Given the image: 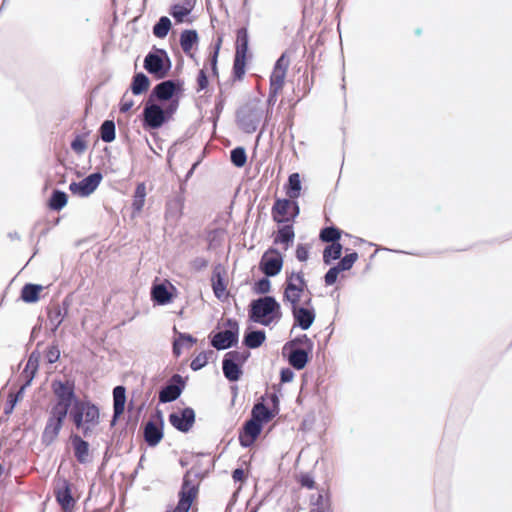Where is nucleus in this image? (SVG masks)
<instances>
[{
    "instance_id": "4468645a",
    "label": "nucleus",
    "mask_w": 512,
    "mask_h": 512,
    "mask_svg": "<svg viewBox=\"0 0 512 512\" xmlns=\"http://www.w3.org/2000/svg\"><path fill=\"white\" fill-rule=\"evenodd\" d=\"M168 421L177 431L187 434L195 424V410L190 406H186L177 411H173L168 415Z\"/></svg>"
},
{
    "instance_id": "49530a36",
    "label": "nucleus",
    "mask_w": 512,
    "mask_h": 512,
    "mask_svg": "<svg viewBox=\"0 0 512 512\" xmlns=\"http://www.w3.org/2000/svg\"><path fill=\"white\" fill-rule=\"evenodd\" d=\"M172 28L173 24L170 18L168 16H161L154 23L152 27V33L156 38L164 39L167 37Z\"/></svg>"
},
{
    "instance_id": "f3484780",
    "label": "nucleus",
    "mask_w": 512,
    "mask_h": 512,
    "mask_svg": "<svg viewBox=\"0 0 512 512\" xmlns=\"http://www.w3.org/2000/svg\"><path fill=\"white\" fill-rule=\"evenodd\" d=\"M264 425L257 423L250 418L246 419L238 431L239 444L243 448H250L260 436Z\"/></svg>"
},
{
    "instance_id": "39448f33",
    "label": "nucleus",
    "mask_w": 512,
    "mask_h": 512,
    "mask_svg": "<svg viewBox=\"0 0 512 512\" xmlns=\"http://www.w3.org/2000/svg\"><path fill=\"white\" fill-rule=\"evenodd\" d=\"M225 330L208 334V342L217 351H224L237 347L240 336V324L236 318L229 317L224 321Z\"/></svg>"
},
{
    "instance_id": "1a4fd4ad",
    "label": "nucleus",
    "mask_w": 512,
    "mask_h": 512,
    "mask_svg": "<svg viewBox=\"0 0 512 512\" xmlns=\"http://www.w3.org/2000/svg\"><path fill=\"white\" fill-rule=\"evenodd\" d=\"M51 389L57 399V402L51 408H56L57 412H64L67 417L71 405L79 398L75 392L74 381L55 378L51 382Z\"/></svg>"
},
{
    "instance_id": "603ef678",
    "label": "nucleus",
    "mask_w": 512,
    "mask_h": 512,
    "mask_svg": "<svg viewBox=\"0 0 512 512\" xmlns=\"http://www.w3.org/2000/svg\"><path fill=\"white\" fill-rule=\"evenodd\" d=\"M212 356H215V358L217 357V355L215 354V352L213 350H204V351L200 352L198 355H196L191 360V363H190L191 370L196 372V371L203 369L204 367H206L208 365L209 360Z\"/></svg>"
},
{
    "instance_id": "680f3d73",
    "label": "nucleus",
    "mask_w": 512,
    "mask_h": 512,
    "mask_svg": "<svg viewBox=\"0 0 512 512\" xmlns=\"http://www.w3.org/2000/svg\"><path fill=\"white\" fill-rule=\"evenodd\" d=\"M209 84L210 80L206 68L200 69L196 76V91L201 92L207 90Z\"/></svg>"
},
{
    "instance_id": "3c124183",
    "label": "nucleus",
    "mask_w": 512,
    "mask_h": 512,
    "mask_svg": "<svg viewBox=\"0 0 512 512\" xmlns=\"http://www.w3.org/2000/svg\"><path fill=\"white\" fill-rule=\"evenodd\" d=\"M146 185L144 182H140L136 185L133 200H132V209L133 213H139L142 211L143 206L145 204L146 198Z\"/></svg>"
},
{
    "instance_id": "0e129e2a",
    "label": "nucleus",
    "mask_w": 512,
    "mask_h": 512,
    "mask_svg": "<svg viewBox=\"0 0 512 512\" xmlns=\"http://www.w3.org/2000/svg\"><path fill=\"white\" fill-rule=\"evenodd\" d=\"M286 75L272 73L269 78V89L280 92L285 85Z\"/></svg>"
},
{
    "instance_id": "2f4dec72",
    "label": "nucleus",
    "mask_w": 512,
    "mask_h": 512,
    "mask_svg": "<svg viewBox=\"0 0 512 512\" xmlns=\"http://www.w3.org/2000/svg\"><path fill=\"white\" fill-rule=\"evenodd\" d=\"M196 0H183L182 3H173L169 7V14L174 18L176 23H183L194 10Z\"/></svg>"
},
{
    "instance_id": "7ed1b4c3",
    "label": "nucleus",
    "mask_w": 512,
    "mask_h": 512,
    "mask_svg": "<svg viewBox=\"0 0 512 512\" xmlns=\"http://www.w3.org/2000/svg\"><path fill=\"white\" fill-rule=\"evenodd\" d=\"M263 114L264 110L261 107V100L254 98L236 110V124L245 134H253L257 131Z\"/></svg>"
},
{
    "instance_id": "8fccbe9b",
    "label": "nucleus",
    "mask_w": 512,
    "mask_h": 512,
    "mask_svg": "<svg viewBox=\"0 0 512 512\" xmlns=\"http://www.w3.org/2000/svg\"><path fill=\"white\" fill-rule=\"evenodd\" d=\"M226 233L225 228L217 227L215 229L206 230L207 250H214L222 245L223 236Z\"/></svg>"
},
{
    "instance_id": "a18cd8bd",
    "label": "nucleus",
    "mask_w": 512,
    "mask_h": 512,
    "mask_svg": "<svg viewBox=\"0 0 512 512\" xmlns=\"http://www.w3.org/2000/svg\"><path fill=\"white\" fill-rule=\"evenodd\" d=\"M47 316L50 324V335H55L67 316L56 306L47 308Z\"/></svg>"
},
{
    "instance_id": "6e6552de",
    "label": "nucleus",
    "mask_w": 512,
    "mask_h": 512,
    "mask_svg": "<svg viewBox=\"0 0 512 512\" xmlns=\"http://www.w3.org/2000/svg\"><path fill=\"white\" fill-rule=\"evenodd\" d=\"M250 356L251 353L248 350H230L224 354L222 372L228 382L236 383L242 378L244 365Z\"/></svg>"
},
{
    "instance_id": "37998d69",
    "label": "nucleus",
    "mask_w": 512,
    "mask_h": 512,
    "mask_svg": "<svg viewBox=\"0 0 512 512\" xmlns=\"http://www.w3.org/2000/svg\"><path fill=\"white\" fill-rule=\"evenodd\" d=\"M344 251L342 243L329 244L324 247L322 260L325 265H332L336 260H340Z\"/></svg>"
},
{
    "instance_id": "4be33fe9",
    "label": "nucleus",
    "mask_w": 512,
    "mask_h": 512,
    "mask_svg": "<svg viewBox=\"0 0 512 512\" xmlns=\"http://www.w3.org/2000/svg\"><path fill=\"white\" fill-rule=\"evenodd\" d=\"M113 414L110 426L114 427L124 413L127 403V389L124 385H117L113 388Z\"/></svg>"
},
{
    "instance_id": "864d4df0",
    "label": "nucleus",
    "mask_w": 512,
    "mask_h": 512,
    "mask_svg": "<svg viewBox=\"0 0 512 512\" xmlns=\"http://www.w3.org/2000/svg\"><path fill=\"white\" fill-rule=\"evenodd\" d=\"M225 102H226V98L223 94V91L220 90L219 94L215 98L214 107L211 110V116L209 117V121L212 122L214 130L216 129L217 123H218L220 116L223 112Z\"/></svg>"
},
{
    "instance_id": "e433bc0d",
    "label": "nucleus",
    "mask_w": 512,
    "mask_h": 512,
    "mask_svg": "<svg viewBox=\"0 0 512 512\" xmlns=\"http://www.w3.org/2000/svg\"><path fill=\"white\" fill-rule=\"evenodd\" d=\"M304 295L301 293V288L296 285L294 281H285L283 285L282 301L284 304L293 306L300 303Z\"/></svg>"
},
{
    "instance_id": "c9c22d12",
    "label": "nucleus",
    "mask_w": 512,
    "mask_h": 512,
    "mask_svg": "<svg viewBox=\"0 0 512 512\" xmlns=\"http://www.w3.org/2000/svg\"><path fill=\"white\" fill-rule=\"evenodd\" d=\"M199 34L196 29H183L180 33L179 42L186 55L192 50H197L199 45Z\"/></svg>"
},
{
    "instance_id": "473e14b6",
    "label": "nucleus",
    "mask_w": 512,
    "mask_h": 512,
    "mask_svg": "<svg viewBox=\"0 0 512 512\" xmlns=\"http://www.w3.org/2000/svg\"><path fill=\"white\" fill-rule=\"evenodd\" d=\"M184 206L185 198L181 196H174L172 199L167 200L164 213L166 220L178 222L183 216Z\"/></svg>"
},
{
    "instance_id": "0eeeda50",
    "label": "nucleus",
    "mask_w": 512,
    "mask_h": 512,
    "mask_svg": "<svg viewBox=\"0 0 512 512\" xmlns=\"http://www.w3.org/2000/svg\"><path fill=\"white\" fill-rule=\"evenodd\" d=\"M185 82L182 78L163 79L151 90L149 99L160 102L173 103L176 101L180 106L181 98L185 92Z\"/></svg>"
},
{
    "instance_id": "72a5a7b5",
    "label": "nucleus",
    "mask_w": 512,
    "mask_h": 512,
    "mask_svg": "<svg viewBox=\"0 0 512 512\" xmlns=\"http://www.w3.org/2000/svg\"><path fill=\"white\" fill-rule=\"evenodd\" d=\"M43 290V285L27 282L21 287L19 300L26 304H35L41 299Z\"/></svg>"
},
{
    "instance_id": "bb28decb",
    "label": "nucleus",
    "mask_w": 512,
    "mask_h": 512,
    "mask_svg": "<svg viewBox=\"0 0 512 512\" xmlns=\"http://www.w3.org/2000/svg\"><path fill=\"white\" fill-rule=\"evenodd\" d=\"M143 435L147 446L155 448L164 438V426L156 424V422L151 419L145 424Z\"/></svg>"
},
{
    "instance_id": "20e7f679",
    "label": "nucleus",
    "mask_w": 512,
    "mask_h": 512,
    "mask_svg": "<svg viewBox=\"0 0 512 512\" xmlns=\"http://www.w3.org/2000/svg\"><path fill=\"white\" fill-rule=\"evenodd\" d=\"M143 68L155 80H163L172 70V60L164 48L153 45L145 55Z\"/></svg>"
},
{
    "instance_id": "2eb2a0df",
    "label": "nucleus",
    "mask_w": 512,
    "mask_h": 512,
    "mask_svg": "<svg viewBox=\"0 0 512 512\" xmlns=\"http://www.w3.org/2000/svg\"><path fill=\"white\" fill-rule=\"evenodd\" d=\"M96 251L92 248L81 253L78 261V271L87 285L94 286L96 284Z\"/></svg>"
},
{
    "instance_id": "9b49d317",
    "label": "nucleus",
    "mask_w": 512,
    "mask_h": 512,
    "mask_svg": "<svg viewBox=\"0 0 512 512\" xmlns=\"http://www.w3.org/2000/svg\"><path fill=\"white\" fill-rule=\"evenodd\" d=\"M177 288L168 280L159 281L158 278L152 283L150 298L154 306H165L171 304L177 297Z\"/></svg>"
},
{
    "instance_id": "4d7b16f0",
    "label": "nucleus",
    "mask_w": 512,
    "mask_h": 512,
    "mask_svg": "<svg viewBox=\"0 0 512 512\" xmlns=\"http://www.w3.org/2000/svg\"><path fill=\"white\" fill-rule=\"evenodd\" d=\"M61 352L59 344L56 340L51 342L44 351V360L47 364L52 365L60 360Z\"/></svg>"
},
{
    "instance_id": "f704fd0d",
    "label": "nucleus",
    "mask_w": 512,
    "mask_h": 512,
    "mask_svg": "<svg viewBox=\"0 0 512 512\" xmlns=\"http://www.w3.org/2000/svg\"><path fill=\"white\" fill-rule=\"evenodd\" d=\"M150 86L151 80L147 74L142 71H135L128 91H130L134 96H140L145 94L149 90Z\"/></svg>"
},
{
    "instance_id": "f257e3e1",
    "label": "nucleus",
    "mask_w": 512,
    "mask_h": 512,
    "mask_svg": "<svg viewBox=\"0 0 512 512\" xmlns=\"http://www.w3.org/2000/svg\"><path fill=\"white\" fill-rule=\"evenodd\" d=\"M270 278L264 274L253 283L252 292L264 296L252 299L248 308L249 320L263 326L277 324L282 318L281 304L275 296L268 295L272 290Z\"/></svg>"
},
{
    "instance_id": "412c9836",
    "label": "nucleus",
    "mask_w": 512,
    "mask_h": 512,
    "mask_svg": "<svg viewBox=\"0 0 512 512\" xmlns=\"http://www.w3.org/2000/svg\"><path fill=\"white\" fill-rule=\"evenodd\" d=\"M69 190L73 196L80 198L89 197L96 191V170L80 181H72L69 185Z\"/></svg>"
},
{
    "instance_id": "393cba45",
    "label": "nucleus",
    "mask_w": 512,
    "mask_h": 512,
    "mask_svg": "<svg viewBox=\"0 0 512 512\" xmlns=\"http://www.w3.org/2000/svg\"><path fill=\"white\" fill-rule=\"evenodd\" d=\"M172 355L177 359L182 355L183 349H190L197 343V338L188 332H180L176 326L173 328Z\"/></svg>"
},
{
    "instance_id": "5701e85b",
    "label": "nucleus",
    "mask_w": 512,
    "mask_h": 512,
    "mask_svg": "<svg viewBox=\"0 0 512 512\" xmlns=\"http://www.w3.org/2000/svg\"><path fill=\"white\" fill-rule=\"evenodd\" d=\"M145 405L146 401L142 402L138 407L134 408L133 402H130L128 414L125 417V426L120 432V437L130 436L132 438L134 436Z\"/></svg>"
},
{
    "instance_id": "6e6d98bb",
    "label": "nucleus",
    "mask_w": 512,
    "mask_h": 512,
    "mask_svg": "<svg viewBox=\"0 0 512 512\" xmlns=\"http://www.w3.org/2000/svg\"><path fill=\"white\" fill-rule=\"evenodd\" d=\"M96 425V404L89 402V411L87 412V420L83 421V425L77 427L82 430L83 435L88 436L89 432L92 431V426Z\"/></svg>"
},
{
    "instance_id": "ddd939ff",
    "label": "nucleus",
    "mask_w": 512,
    "mask_h": 512,
    "mask_svg": "<svg viewBox=\"0 0 512 512\" xmlns=\"http://www.w3.org/2000/svg\"><path fill=\"white\" fill-rule=\"evenodd\" d=\"M188 376L173 374L167 385L159 391V403L166 404L178 400L186 389Z\"/></svg>"
},
{
    "instance_id": "c756f323",
    "label": "nucleus",
    "mask_w": 512,
    "mask_h": 512,
    "mask_svg": "<svg viewBox=\"0 0 512 512\" xmlns=\"http://www.w3.org/2000/svg\"><path fill=\"white\" fill-rule=\"evenodd\" d=\"M248 23H249V21L247 20V22L244 26L239 27L236 30L235 54L234 55L253 57V54L249 47L250 37H249V32H248Z\"/></svg>"
},
{
    "instance_id": "aec40b11",
    "label": "nucleus",
    "mask_w": 512,
    "mask_h": 512,
    "mask_svg": "<svg viewBox=\"0 0 512 512\" xmlns=\"http://www.w3.org/2000/svg\"><path fill=\"white\" fill-rule=\"evenodd\" d=\"M313 350L314 349L294 347L286 351V355L282 356L289 362L293 369L301 371L312 361Z\"/></svg>"
},
{
    "instance_id": "9d476101",
    "label": "nucleus",
    "mask_w": 512,
    "mask_h": 512,
    "mask_svg": "<svg viewBox=\"0 0 512 512\" xmlns=\"http://www.w3.org/2000/svg\"><path fill=\"white\" fill-rule=\"evenodd\" d=\"M285 254L277 247L270 246L262 254L258 268L267 277L278 276L284 265Z\"/></svg>"
},
{
    "instance_id": "a211bd4d",
    "label": "nucleus",
    "mask_w": 512,
    "mask_h": 512,
    "mask_svg": "<svg viewBox=\"0 0 512 512\" xmlns=\"http://www.w3.org/2000/svg\"><path fill=\"white\" fill-rule=\"evenodd\" d=\"M56 501L65 512H71L76 505V500L72 495L71 483L65 477L59 478L55 487Z\"/></svg>"
},
{
    "instance_id": "c85d7f7f",
    "label": "nucleus",
    "mask_w": 512,
    "mask_h": 512,
    "mask_svg": "<svg viewBox=\"0 0 512 512\" xmlns=\"http://www.w3.org/2000/svg\"><path fill=\"white\" fill-rule=\"evenodd\" d=\"M267 397L268 394L265 393L261 396V401L254 403L249 417L251 420H254L257 423H261L264 426L273 419V414L270 412V407H267L264 404Z\"/></svg>"
},
{
    "instance_id": "338daca9",
    "label": "nucleus",
    "mask_w": 512,
    "mask_h": 512,
    "mask_svg": "<svg viewBox=\"0 0 512 512\" xmlns=\"http://www.w3.org/2000/svg\"><path fill=\"white\" fill-rule=\"evenodd\" d=\"M71 149L77 153L82 154L87 149V141L85 136L77 134L75 138L71 141Z\"/></svg>"
},
{
    "instance_id": "052dcab7",
    "label": "nucleus",
    "mask_w": 512,
    "mask_h": 512,
    "mask_svg": "<svg viewBox=\"0 0 512 512\" xmlns=\"http://www.w3.org/2000/svg\"><path fill=\"white\" fill-rule=\"evenodd\" d=\"M345 255L341 257L340 261L343 263V265L347 268V270H351L354 266V264L357 262L359 258V254L357 251L351 249V248H345Z\"/></svg>"
},
{
    "instance_id": "ea45409f",
    "label": "nucleus",
    "mask_w": 512,
    "mask_h": 512,
    "mask_svg": "<svg viewBox=\"0 0 512 512\" xmlns=\"http://www.w3.org/2000/svg\"><path fill=\"white\" fill-rule=\"evenodd\" d=\"M345 235L347 237H353L351 234L344 232L336 225L325 226L320 230L319 238L322 242L335 244L341 243V237Z\"/></svg>"
},
{
    "instance_id": "5fc2aeb1",
    "label": "nucleus",
    "mask_w": 512,
    "mask_h": 512,
    "mask_svg": "<svg viewBox=\"0 0 512 512\" xmlns=\"http://www.w3.org/2000/svg\"><path fill=\"white\" fill-rule=\"evenodd\" d=\"M247 151L244 146H236L230 150V161L236 168H243L247 164Z\"/></svg>"
},
{
    "instance_id": "b1692460",
    "label": "nucleus",
    "mask_w": 512,
    "mask_h": 512,
    "mask_svg": "<svg viewBox=\"0 0 512 512\" xmlns=\"http://www.w3.org/2000/svg\"><path fill=\"white\" fill-rule=\"evenodd\" d=\"M295 229L291 222L277 224V234L273 238V245H282L284 251H287L294 244Z\"/></svg>"
},
{
    "instance_id": "bf43d9fd",
    "label": "nucleus",
    "mask_w": 512,
    "mask_h": 512,
    "mask_svg": "<svg viewBox=\"0 0 512 512\" xmlns=\"http://www.w3.org/2000/svg\"><path fill=\"white\" fill-rule=\"evenodd\" d=\"M290 60L287 51L281 53L274 63L272 73L287 75Z\"/></svg>"
},
{
    "instance_id": "423d86ee",
    "label": "nucleus",
    "mask_w": 512,
    "mask_h": 512,
    "mask_svg": "<svg viewBox=\"0 0 512 512\" xmlns=\"http://www.w3.org/2000/svg\"><path fill=\"white\" fill-rule=\"evenodd\" d=\"M193 468L187 469L183 475L181 487L178 491V502L175 508L171 505L165 512H189L199 496V483H194L191 476Z\"/></svg>"
},
{
    "instance_id": "e2e57ef3",
    "label": "nucleus",
    "mask_w": 512,
    "mask_h": 512,
    "mask_svg": "<svg viewBox=\"0 0 512 512\" xmlns=\"http://www.w3.org/2000/svg\"><path fill=\"white\" fill-rule=\"evenodd\" d=\"M299 484L309 490L318 489L312 472H301L298 477Z\"/></svg>"
},
{
    "instance_id": "cd10ccee",
    "label": "nucleus",
    "mask_w": 512,
    "mask_h": 512,
    "mask_svg": "<svg viewBox=\"0 0 512 512\" xmlns=\"http://www.w3.org/2000/svg\"><path fill=\"white\" fill-rule=\"evenodd\" d=\"M291 207V198L274 197V204L271 208V217L276 224L288 222V216L284 217Z\"/></svg>"
},
{
    "instance_id": "7c9ffc66",
    "label": "nucleus",
    "mask_w": 512,
    "mask_h": 512,
    "mask_svg": "<svg viewBox=\"0 0 512 512\" xmlns=\"http://www.w3.org/2000/svg\"><path fill=\"white\" fill-rule=\"evenodd\" d=\"M71 445L74 450V455L80 464L89 462L90 444L78 434L73 433L70 436Z\"/></svg>"
},
{
    "instance_id": "f8f14e48",
    "label": "nucleus",
    "mask_w": 512,
    "mask_h": 512,
    "mask_svg": "<svg viewBox=\"0 0 512 512\" xmlns=\"http://www.w3.org/2000/svg\"><path fill=\"white\" fill-rule=\"evenodd\" d=\"M66 418L64 412H57L56 408H50L49 416L41 435V443L45 447L50 446L57 439L65 424Z\"/></svg>"
},
{
    "instance_id": "f03ea898",
    "label": "nucleus",
    "mask_w": 512,
    "mask_h": 512,
    "mask_svg": "<svg viewBox=\"0 0 512 512\" xmlns=\"http://www.w3.org/2000/svg\"><path fill=\"white\" fill-rule=\"evenodd\" d=\"M177 111L178 103L176 101L163 108L156 101L149 99L140 115L142 127L145 131H157L173 120Z\"/></svg>"
},
{
    "instance_id": "de8ad7c7",
    "label": "nucleus",
    "mask_w": 512,
    "mask_h": 512,
    "mask_svg": "<svg viewBox=\"0 0 512 512\" xmlns=\"http://www.w3.org/2000/svg\"><path fill=\"white\" fill-rule=\"evenodd\" d=\"M98 139L105 143H111L116 138V124L113 119H106L99 128Z\"/></svg>"
},
{
    "instance_id": "79ce46f5",
    "label": "nucleus",
    "mask_w": 512,
    "mask_h": 512,
    "mask_svg": "<svg viewBox=\"0 0 512 512\" xmlns=\"http://www.w3.org/2000/svg\"><path fill=\"white\" fill-rule=\"evenodd\" d=\"M68 194L60 189H54L47 200L49 210L60 212L68 203Z\"/></svg>"
},
{
    "instance_id": "13d9d810",
    "label": "nucleus",
    "mask_w": 512,
    "mask_h": 512,
    "mask_svg": "<svg viewBox=\"0 0 512 512\" xmlns=\"http://www.w3.org/2000/svg\"><path fill=\"white\" fill-rule=\"evenodd\" d=\"M24 396L23 390H18L15 394L9 395L4 405L3 414L6 416L11 415L17 404L23 400Z\"/></svg>"
},
{
    "instance_id": "a19ab883",
    "label": "nucleus",
    "mask_w": 512,
    "mask_h": 512,
    "mask_svg": "<svg viewBox=\"0 0 512 512\" xmlns=\"http://www.w3.org/2000/svg\"><path fill=\"white\" fill-rule=\"evenodd\" d=\"M252 57L234 55L233 66L231 71L232 81H242L248 69V63Z\"/></svg>"
},
{
    "instance_id": "a878e982",
    "label": "nucleus",
    "mask_w": 512,
    "mask_h": 512,
    "mask_svg": "<svg viewBox=\"0 0 512 512\" xmlns=\"http://www.w3.org/2000/svg\"><path fill=\"white\" fill-rule=\"evenodd\" d=\"M266 331L253 326H248L243 334L242 344L247 349H257L266 341Z\"/></svg>"
},
{
    "instance_id": "6ab92c4d",
    "label": "nucleus",
    "mask_w": 512,
    "mask_h": 512,
    "mask_svg": "<svg viewBox=\"0 0 512 512\" xmlns=\"http://www.w3.org/2000/svg\"><path fill=\"white\" fill-rule=\"evenodd\" d=\"M226 274V269L221 263L214 265L210 279L211 287L214 296L221 302L228 298Z\"/></svg>"
},
{
    "instance_id": "58836bf2",
    "label": "nucleus",
    "mask_w": 512,
    "mask_h": 512,
    "mask_svg": "<svg viewBox=\"0 0 512 512\" xmlns=\"http://www.w3.org/2000/svg\"><path fill=\"white\" fill-rule=\"evenodd\" d=\"M89 402L90 401L84 403L80 400V398H77L76 402H73V405H71L68 415H70L76 427L82 426L85 418L87 419Z\"/></svg>"
},
{
    "instance_id": "774afa93",
    "label": "nucleus",
    "mask_w": 512,
    "mask_h": 512,
    "mask_svg": "<svg viewBox=\"0 0 512 512\" xmlns=\"http://www.w3.org/2000/svg\"><path fill=\"white\" fill-rule=\"evenodd\" d=\"M190 268L195 272H200L209 265V260L202 256L193 258L190 263Z\"/></svg>"
},
{
    "instance_id": "09e8293b",
    "label": "nucleus",
    "mask_w": 512,
    "mask_h": 512,
    "mask_svg": "<svg viewBox=\"0 0 512 512\" xmlns=\"http://www.w3.org/2000/svg\"><path fill=\"white\" fill-rule=\"evenodd\" d=\"M316 494L310 495L309 502H310V509H319L321 507H324L327 503H330L332 501V494L330 490L324 489V488H318Z\"/></svg>"
},
{
    "instance_id": "69168bd1",
    "label": "nucleus",
    "mask_w": 512,
    "mask_h": 512,
    "mask_svg": "<svg viewBox=\"0 0 512 512\" xmlns=\"http://www.w3.org/2000/svg\"><path fill=\"white\" fill-rule=\"evenodd\" d=\"M311 246L308 243H298L295 249V257L299 262H307Z\"/></svg>"
},
{
    "instance_id": "dca6fc26",
    "label": "nucleus",
    "mask_w": 512,
    "mask_h": 512,
    "mask_svg": "<svg viewBox=\"0 0 512 512\" xmlns=\"http://www.w3.org/2000/svg\"><path fill=\"white\" fill-rule=\"evenodd\" d=\"M291 315L293 318V326L291 329V333L295 328H300L303 331H306L311 328L316 319V309H308L306 307L300 306V303L297 305L290 306Z\"/></svg>"
},
{
    "instance_id": "c03bdc74",
    "label": "nucleus",
    "mask_w": 512,
    "mask_h": 512,
    "mask_svg": "<svg viewBox=\"0 0 512 512\" xmlns=\"http://www.w3.org/2000/svg\"><path fill=\"white\" fill-rule=\"evenodd\" d=\"M294 347L314 349V342L307 334H298L283 345L282 355Z\"/></svg>"
},
{
    "instance_id": "4c0bfd02",
    "label": "nucleus",
    "mask_w": 512,
    "mask_h": 512,
    "mask_svg": "<svg viewBox=\"0 0 512 512\" xmlns=\"http://www.w3.org/2000/svg\"><path fill=\"white\" fill-rule=\"evenodd\" d=\"M283 190L289 198H299L302 195V181L298 172H293L288 176L283 185Z\"/></svg>"
}]
</instances>
